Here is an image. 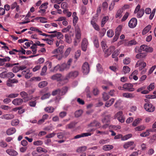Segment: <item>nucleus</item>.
Returning a JSON list of instances; mask_svg holds the SVG:
<instances>
[{
  "label": "nucleus",
  "instance_id": "obj_1",
  "mask_svg": "<svg viewBox=\"0 0 156 156\" xmlns=\"http://www.w3.org/2000/svg\"><path fill=\"white\" fill-rule=\"evenodd\" d=\"M72 62V59H69L67 63H63L61 65H60V71H63L65 70H67L69 69L70 67Z\"/></svg>",
  "mask_w": 156,
  "mask_h": 156
},
{
  "label": "nucleus",
  "instance_id": "obj_2",
  "mask_svg": "<svg viewBox=\"0 0 156 156\" xmlns=\"http://www.w3.org/2000/svg\"><path fill=\"white\" fill-rule=\"evenodd\" d=\"M144 107L146 111L149 112H153L155 109V107L151 104L146 103Z\"/></svg>",
  "mask_w": 156,
  "mask_h": 156
},
{
  "label": "nucleus",
  "instance_id": "obj_3",
  "mask_svg": "<svg viewBox=\"0 0 156 156\" xmlns=\"http://www.w3.org/2000/svg\"><path fill=\"white\" fill-rule=\"evenodd\" d=\"M115 49V47L113 46H111L109 48H107L104 51L105 57H108Z\"/></svg>",
  "mask_w": 156,
  "mask_h": 156
},
{
  "label": "nucleus",
  "instance_id": "obj_4",
  "mask_svg": "<svg viewBox=\"0 0 156 156\" xmlns=\"http://www.w3.org/2000/svg\"><path fill=\"white\" fill-rule=\"evenodd\" d=\"M78 75V72L77 71H71L67 74L65 79L68 80L70 78H74L76 77Z\"/></svg>",
  "mask_w": 156,
  "mask_h": 156
},
{
  "label": "nucleus",
  "instance_id": "obj_5",
  "mask_svg": "<svg viewBox=\"0 0 156 156\" xmlns=\"http://www.w3.org/2000/svg\"><path fill=\"white\" fill-rule=\"evenodd\" d=\"M100 123L96 120H94L92 122H91L89 124L88 126L89 127H94V128H93L92 129H90V131H94L96 128L98 127H100Z\"/></svg>",
  "mask_w": 156,
  "mask_h": 156
},
{
  "label": "nucleus",
  "instance_id": "obj_6",
  "mask_svg": "<svg viewBox=\"0 0 156 156\" xmlns=\"http://www.w3.org/2000/svg\"><path fill=\"white\" fill-rule=\"evenodd\" d=\"M133 85L130 83H126L123 85L124 89L128 91H133L134 90Z\"/></svg>",
  "mask_w": 156,
  "mask_h": 156
},
{
  "label": "nucleus",
  "instance_id": "obj_7",
  "mask_svg": "<svg viewBox=\"0 0 156 156\" xmlns=\"http://www.w3.org/2000/svg\"><path fill=\"white\" fill-rule=\"evenodd\" d=\"M82 71L84 74L87 75L90 71L89 65L87 62H85L82 66Z\"/></svg>",
  "mask_w": 156,
  "mask_h": 156
},
{
  "label": "nucleus",
  "instance_id": "obj_8",
  "mask_svg": "<svg viewBox=\"0 0 156 156\" xmlns=\"http://www.w3.org/2000/svg\"><path fill=\"white\" fill-rule=\"evenodd\" d=\"M123 112L122 111L118 112L115 115V119H117L121 123H123L124 122V119L122 116Z\"/></svg>",
  "mask_w": 156,
  "mask_h": 156
},
{
  "label": "nucleus",
  "instance_id": "obj_9",
  "mask_svg": "<svg viewBox=\"0 0 156 156\" xmlns=\"http://www.w3.org/2000/svg\"><path fill=\"white\" fill-rule=\"evenodd\" d=\"M137 24V20L135 18H132L129 22V26L131 28H134Z\"/></svg>",
  "mask_w": 156,
  "mask_h": 156
},
{
  "label": "nucleus",
  "instance_id": "obj_10",
  "mask_svg": "<svg viewBox=\"0 0 156 156\" xmlns=\"http://www.w3.org/2000/svg\"><path fill=\"white\" fill-rule=\"evenodd\" d=\"M49 34H55L54 35H55V37H57L58 39H62L63 38V34L60 32H57V31L55 30L52 31L48 32Z\"/></svg>",
  "mask_w": 156,
  "mask_h": 156
},
{
  "label": "nucleus",
  "instance_id": "obj_11",
  "mask_svg": "<svg viewBox=\"0 0 156 156\" xmlns=\"http://www.w3.org/2000/svg\"><path fill=\"white\" fill-rule=\"evenodd\" d=\"M20 95L24 100V102H26L30 99V98L28 96V94L25 91H22L20 92Z\"/></svg>",
  "mask_w": 156,
  "mask_h": 156
},
{
  "label": "nucleus",
  "instance_id": "obj_12",
  "mask_svg": "<svg viewBox=\"0 0 156 156\" xmlns=\"http://www.w3.org/2000/svg\"><path fill=\"white\" fill-rule=\"evenodd\" d=\"M18 82V80L16 79H11L9 78L7 81L6 85L9 87H13L14 86V85L12 83H17Z\"/></svg>",
  "mask_w": 156,
  "mask_h": 156
},
{
  "label": "nucleus",
  "instance_id": "obj_13",
  "mask_svg": "<svg viewBox=\"0 0 156 156\" xmlns=\"http://www.w3.org/2000/svg\"><path fill=\"white\" fill-rule=\"evenodd\" d=\"M23 102V99L20 98H17L14 99L12 102V103L15 105H20Z\"/></svg>",
  "mask_w": 156,
  "mask_h": 156
},
{
  "label": "nucleus",
  "instance_id": "obj_14",
  "mask_svg": "<svg viewBox=\"0 0 156 156\" xmlns=\"http://www.w3.org/2000/svg\"><path fill=\"white\" fill-rule=\"evenodd\" d=\"M87 43V40L86 38H84L82 40L81 47L82 50L84 51H86Z\"/></svg>",
  "mask_w": 156,
  "mask_h": 156
},
{
  "label": "nucleus",
  "instance_id": "obj_15",
  "mask_svg": "<svg viewBox=\"0 0 156 156\" xmlns=\"http://www.w3.org/2000/svg\"><path fill=\"white\" fill-rule=\"evenodd\" d=\"M51 79L53 80H56L57 81H61L62 79L61 74L54 75L51 77Z\"/></svg>",
  "mask_w": 156,
  "mask_h": 156
},
{
  "label": "nucleus",
  "instance_id": "obj_16",
  "mask_svg": "<svg viewBox=\"0 0 156 156\" xmlns=\"http://www.w3.org/2000/svg\"><path fill=\"white\" fill-rule=\"evenodd\" d=\"M14 117V115L12 114H7L2 116L1 118L2 119H4L7 120L11 119Z\"/></svg>",
  "mask_w": 156,
  "mask_h": 156
},
{
  "label": "nucleus",
  "instance_id": "obj_17",
  "mask_svg": "<svg viewBox=\"0 0 156 156\" xmlns=\"http://www.w3.org/2000/svg\"><path fill=\"white\" fill-rule=\"evenodd\" d=\"M6 152L10 155L16 156L18 154L17 152L12 149H8L6 150Z\"/></svg>",
  "mask_w": 156,
  "mask_h": 156
},
{
  "label": "nucleus",
  "instance_id": "obj_18",
  "mask_svg": "<svg viewBox=\"0 0 156 156\" xmlns=\"http://www.w3.org/2000/svg\"><path fill=\"white\" fill-rule=\"evenodd\" d=\"M93 43L94 46L96 48H98L99 46L98 38L96 36H94L93 37Z\"/></svg>",
  "mask_w": 156,
  "mask_h": 156
},
{
  "label": "nucleus",
  "instance_id": "obj_19",
  "mask_svg": "<svg viewBox=\"0 0 156 156\" xmlns=\"http://www.w3.org/2000/svg\"><path fill=\"white\" fill-rule=\"evenodd\" d=\"M147 55V54L146 52H140V53L137 54L136 56V58H144Z\"/></svg>",
  "mask_w": 156,
  "mask_h": 156
},
{
  "label": "nucleus",
  "instance_id": "obj_20",
  "mask_svg": "<svg viewBox=\"0 0 156 156\" xmlns=\"http://www.w3.org/2000/svg\"><path fill=\"white\" fill-rule=\"evenodd\" d=\"M72 16L73 17V24L75 26L76 25L78 20V18L76 16V12H73Z\"/></svg>",
  "mask_w": 156,
  "mask_h": 156
},
{
  "label": "nucleus",
  "instance_id": "obj_21",
  "mask_svg": "<svg viewBox=\"0 0 156 156\" xmlns=\"http://www.w3.org/2000/svg\"><path fill=\"white\" fill-rule=\"evenodd\" d=\"M119 50L118 49H116L113 52L112 55V57L113 58H115V60L116 61H118V58L117 57L119 55Z\"/></svg>",
  "mask_w": 156,
  "mask_h": 156
},
{
  "label": "nucleus",
  "instance_id": "obj_22",
  "mask_svg": "<svg viewBox=\"0 0 156 156\" xmlns=\"http://www.w3.org/2000/svg\"><path fill=\"white\" fill-rule=\"evenodd\" d=\"M68 88L67 86L63 87L61 89H60V96H62L65 94L67 92Z\"/></svg>",
  "mask_w": 156,
  "mask_h": 156
},
{
  "label": "nucleus",
  "instance_id": "obj_23",
  "mask_svg": "<svg viewBox=\"0 0 156 156\" xmlns=\"http://www.w3.org/2000/svg\"><path fill=\"white\" fill-rule=\"evenodd\" d=\"M16 131V129L12 127L7 130L6 133L8 135H10L15 133Z\"/></svg>",
  "mask_w": 156,
  "mask_h": 156
},
{
  "label": "nucleus",
  "instance_id": "obj_24",
  "mask_svg": "<svg viewBox=\"0 0 156 156\" xmlns=\"http://www.w3.org/2000/svg\"><path fill=\"white\" fill-rule=\"evenodd\" d=\"M122 28L121 25H119L116 28L115 32V35L118 37H119L120 33V31Z\"/></svg>",
  "mask_w": 156,
  "mask_h": 156
},
{
  "label": "nucleus",
  "instance_id": "obj_25",
  "mask_svg": "<svg viewBox=\"0 0 156 156\" xmlns=\"http://www.w3.org/2000/svg\"><path fill=\"white\" fill-rule=\"evenodd\" d=\"M87 147L86 146H82L80 147L77 149L76 152L79 153H82L86 151Z\"/></svg>",
  "mask_w": 156,
  "mask_h": 156
},
{
  "label": "nucleus",
  "instance_id": "obj_26",
  "mask_svg": "<svg viewBox=\"0 0 156 156\" xmlns=\"http://www.w3.org/2000/svg\"><path fill=\"white\" fill-rule=\"evenodd\" d=\"M151 28V26L150 25H149L146 27L143 30L142 32V34L144 35L147 33L149 30H150Z\"/></svg>",
  "mask_w": 156,
  "mask_h": 156
},
{
  "label": "nucleus",
  "instance_id": "obj_27",
  "mask_svg": "<svg viewBox=\"0 0 156 156\" xmlns=\"http://www.w3.org/2000/svg\"><path fill=\"white\" fill-rule=\"evenodd\" d=\"M113 148V147L112 145H105L103 147V149L105 151H109L112 149Z\"/></svg>",
  "mask_w": 156,
  "mask_h": 156
},
{
  "label": "nucleus",
  "instance_id": "obj_28",
  "mask_svg": "<svg viewBox=\"0 0 156 156\" xmlns=\"http://www.w3.org/2000/svg\"><path fill=\"white\" fill-rule=\"evenodd\" d=\"M144 9H140L137 14V17L138 18L141 17L144 14Z\"/></svg>",
  "mask_w": 156,
  "mask_h": 156
},
{
  "label": "nucleus",
  "instance_id": "obj_29",
  "mask_svg": "<svg viewBox=\"0 0 156 156\" xmlns=\"http://www.w3.org/2000/svg\"><path fill=\"white\" fill-rule=\"evenodd\" d=\"M76 125L75 122H71L70 123L67 124L66 126V128L68 129H72L74 128Z\"/></svg>",
  "mask_w": 156,
  "mask_h": 156
},
{
  "label": "nucleus",
  "instance_id": "obj_30",
  "mask_svg": "<svg viewBox=\"0 0 156 156\" xmlns=\"http://www.w3.org/2000/svg\"><path fill=\"white\" fill-rule=\"evenodd\" d=\"M134 143L133 141H129L128 142L124 145L123 147L125 149H127L129 147L132 145Z\"/></svg>",
  "mask_w": 156,
  "mask_h": 156
},
{
  "label": "nucleus",
  "instance_id": "obj_31",
  "mask_svg": "<svg viewBox=\"0 0 156 156\" xmlns=\"http://www.w3.org/2000/svg\"><path fill=\"white\" fill-rule=\"evenodd\" d=\"M114 101V99L112 98L108 101H107L105 104V106L108 107L111 106L113 103Z\"/></svg>",
  "mask_w": 156,
  "mask_h": 156
},
{
  "label": "nucleus",
  "instance_id": "obj_32",
  "mask_svg": "<svg viewBox=\"0 0 156 156\" xmlns=\"http://www.w3.org/2000/svg\"><path fill=\"white\" fill-rule=\"evenodd\" d=\"M65 37L66 40V42L69 43L70 44L72 42V39L71 37L69 36L67 34H66L65 35Z\"/></svg>",
  "mask_w": 156,
  "mask_h": 156
},
{
  "label": "nucleus",
  "instance_id": "obj_33",
  "mask_svg": "<svg viewBox=\"0 0 156 156\" xmlns=\"http://www.w3.org/2000/svg\"><path fill=\"white\" fill-rule=\"evenodd\" d=\"M108 16H106L104 17L102 19L101 21V26L102 27H103L106 23L107 21L108 20Z\"/></svg>",
  "mask_w": 156,
  "mask_h": 156
},
{
  "label": "nucleus",
  "instance_id": "obj_34",
  "mask_svg": "<svg viewBox=\"0 0 156 156\" xmlns=\"http://www.w3.org/2000/svg\"><path fill=\"white\" fill-rule=\"evenodd\" d=\"M101 45L103 51L107 49V45L106 42L105 41H102L101 42Z\"/></svg>",
  "mask_w": 156,
  "mask_h": 156
},
{
  "label": "nucleus",
  "instance_id": "obj_35",
  "mask_svg": "<svg viewBox=\"0 0 156 156\" xmlns=\"http://www.w3.org/2000/svg\"><path fill=\"white\" fill-rule=\"evenodd\" d=\"M111 116L110 115H108L105 116L104 119L102 120V121L103 123H106L109 121V118Z\"/></svg>",
  "mask_w": 156,
  "mask_h": 156
},
{
  "label": "nucleus",
  "instance_id": "obj_36",
  "mask_svg": "<svg viewBox=\"0 0 156 156\" xmlns=\"http://www.w3.org/2000/svg\"><path fill=\"white\" fill-rule=\"evenodd\" d=\"M48 83L46 81H43L40 82L38 84V86L40 88H43L46 86Z\"/></svg>",
  "mask_w": 156,
  "mask_h": 156
},
{
  "label": "nucleus",
  "instance_id": "obj_37",
  "mask_svg": "<svg viewBox=\"0 0 156 156\" xmlns=\"http://www.w3.org/2000/svg\"><path fill=\"white\" fill-rule=\"evenodd\" d=\"M44 109L45 111L51 113H52L54 110V108L51 107H47L45 108Z\"/></svg>",
  "mask_w": 156,
  "mask_h": 156
},
{
  "label": "nucleus",
  "instance_id": "obj_38",
  "mask_svg": "<svg viewBox=\"0 0 156 156\" xmlns=\"http://www.w3.org/2000/svg\"><path fill=\"white\" fill-rule=\"evenodd\" d=\"M19 95L18 94L12 93L8 95H6L7 98H14L17 97Z\"/></svg>",
  "mask_w": 156,
  "mask_h": 156
},
{
  "label": "nucleus",
  "instance_id": "obj_39",
  "mask_svg": "<svg viewBox=\"0 0 156 156\" xmlns=\"http://www.w3.org/2000/svg\"><path fill=\"white\" fill-rule=\"evenodd\" d=\"M122 95L123 97L127 98L133 97V95L132 94L129 93H124Z\"/></svg>",
  "mask_w": 156,
  "mask_h": 156
},
{
  "label": "nucleus",
  "instance_id": "obj_40",
  "mask_svg": "<svg viewBox=\"0 0 156 156\" xmlns=\"http://www.w3.org/2000/svg\"><path fill=\"white\" fill-rule=\"evenodd\" d=\"M60 89L58 88L53 91L52 93V95L53 96H55L56 95L58 94L60 96Z\"/></svg>",
  "mask_w": 156,
  "mask_h": 156
},
{
  "label": "nucleus",
  "instance_id": "obj_41",
  "mask_svg": "<svg viewBox=\"0 0 156 156\" xmlns=\"http://www.w3.org/2000/svg\"><path fill=\"white\" fill-rule=\"evenodd\" d=\"M141 120V119L140 118H137L132 123V125L134 126H136L140 122Z\"/></svg>",
  "mask_w": 156,
  "mask_h": 156
},
{
  "label": "nucleus",
  "instance_id": "obj_42",
  "mask_svg": "<svg viewBox=\"0 0 156 156\" xmlns=\"http://www.w3.org/2000/svg\"><path fill=\"white\" fill-rule=\"evenodd\" d=\"M130 70V68L127 66H124L123 67V71L124 74L129 73Z\"/></svg>",
  "mask_w": 156,
  "mask_h": 156
},
{
  "label": "nucleus",
  "instance_id": "obj_43",
  "mask_svg": "<svg viewBox=\"0 0 156 156\" xmlns=\"http://www.w3.org/2000/svg\"><path fill=\"white\" fill-rule=\"evenodd\" d=\"M106 30L105 28H103L99 32V36L102 37H103L105 34Z\"/></svg>",
  "mask_w": 156,
  "mask_h": 156
},
{
  "label": "nucleus",
  "instance_id": "obj_44",
  "mask_svg": "<svg viewBox=\"0 0 156 156\" xmlns=\"http://www.w3.org/2000/svg\"><path fill=\"white\" fill-rule=\"evenodd\" d=\"M132 136V135L131 134H129L126 135L122 137V140H126L129 139V138L131 137Z\"/></svg>",
  "mask_w": 156,
  "mask_h": 156
},
{
  "label": "nucleus",
  "instance_id": "obj_45",
  "mask_svg": "<svg viewBox=\"0 0 156 156\" xmlns=\"http://www.w3.org/2000/svg\"><path fill=\"white\" fill-rule=\"evenodd\" d=\"M47 70V67L46 66H44L42 69L41 71V75L42 76L45 75Z\"/></svg>",
  "mask_w": 156,
  "mask_h": 156
},
{
  "label": "nucleus",
  "instance_id": "obj_46",
  "mask_svg": "<svg viewBox=\"0 0 156 156\" xmlns=\"http://www.w3.org/2000/svg\"><path fill=\"white\" fill-rule=\"evenodd\" d=\"M114 32L112 30H109L107 32V35L109 37H112L114 35Z\"/></svg>",
  "mask_w": 156,
  "mask_h": 156
},
{
  "label": "nucleus",
  "instance_id": "obj_47",
  "mask_svg": "<svg viewBox=\"0 0 156 156\" xmlns=\"http://www.w3.org/2000/svg\"><path fill=\"white\" fill-rule=\"evenodd\" d=\"M37 151L38 152H42L44 153H47L48 151L40 147H38L37 148Z\"/></svg>",
  "mask_w": 156,
  "mask_h": 156
},
{
  "label": "nucleus",
  "instance_id": "obj_48",
  "mask_svg": "<svg viewBox=\"0 0 156 156\" xmlns=\"http://www.w3.org/2000/svg\"><path fill=\"white\" fill-rule=\"evenodd\" d=\"M122 9H119L116 13V15H115V17L116 18H117L119 17H120L121 16V14L122 12Z\"/></svg>",
  "mask_w": 156,
  "mask_h": 156
},
{
  "label": "nucleus",
  "instance_id": "obj_49",
  "mask_svg": "<svg viewBox=\"0 0 156 156\" xmlns=\"http://www.w3.org/2000/svg\"><path fill=\"white\" fill-rule=\"evenodd\" d=\"M97 68L98 71L100 73H101L103 71V68H102L101 65L100 63H98L97 65Z\"/></svg>",
  "mask_w": 156,
  "mask_h": 156
},
{
  "label": "nucleus",
  "instance_id": "obj_50",
  "mask_svg": "<svg viewBox=\"0 0 156 156\" xmlns=\"http://www.w3.org/2000/svg\"><path fill=\"white\" fill-rule=\"evenodd\" d=\"M82 111L81 110H78L76 111L75 113V115L76 117H78L82 114Z\"/></svg>",
  "mask_w": 156,
  "mask_h": 156
},
{
  "label": "nucleus",
  "instance_id": "obj_51",
  "mask_svg": "<svg viewBox=\"0 0 156 156\" xmlns=\"http://www.w3.org/2000/svg\"><path fill=\"white\" fill-rule=\"evenodd\" d=\"M64 48V46L62 45L60 46L58 48L56 49L58 51V54H62L63 53L62 50Z\"/></svg>",
  "mask_w": 156,
  "mask_h": 156
},
{
  "label": "nucleus",
  "instance_id": "obj_52",
  "mask_svg": "<svg viewBox=\"0 0 156 156\" xmlns=\"http://www.w3.org/2000/svg\"><path fill=\"white\" fill-rule=\"evenodd\" d=\"M109 95L107 93L105 92H104L103 93V98L104 101H106L107 100L109 99Z\"/></svg>",
  "mask_w": 156,
  "mask_h": 156
},
{
  "label": "nucleus",
  "instance_id": "obj_53",
  "mask_svg": "<svg viewBox=\"0 0 156 156\" xmlns=\"http://www.w3.org/2000/svg\"><path fill=\"white\" fill-rule=\"evenodd\" d=\"M155 11L156 9L154 8L152 10V12L150 13L151 14L149 17V18L150 20H152L153 19Z\"/></svg>",
  "mask_w": 156,
  "mask_h": 156
},
{
  "label": "nucleus",
  "instance_id": "obj_54",
  "mask_svg": "<svg viewBox=\"0 0 156 156\" xmlns=\"http://www.w3.org/2000/svg\"><path fill=\"white\" fill-rule=\"evenodd\" d=\"M50 94L49 93L45 94L41 97V99L42 100H43L48 98L50 96Z\"/></svg>",
  "mask_w": 156,
  "mask_h": 156
},
{
  "label": "nucleus",
  "instance_id": "obj_55",
  "mask_svg": "<svg viewBox=\"0 0 156 156\" xmlns=\"http://www.w3.org/2000/svg\"><path fill=\"white\" fill-rule=\"evenodd\" d=\"M40 35H42L43 36H45L46 37H50V38L51 39L52 38L55 37V35H54V34H47L45 33L41 34H40Z\"/></svg>",
  "mask_w": 156,
  "mask_h": 156
},
{
  "label": "nucleus",
  "instance_id": "obj_56",
  "mask_svg": "<svg viewBox=\"0 0 156 156\" xmlns=\"http://www.w3.org/2000/svg\"><path fill=\"white\" fill-rule=\"evenodd\" d=\"M67 115V112L65 111H62L59 114V116L61 118H63L65 117Z\"/></svg>",
  "mask_w": 156,
  "mask_h": 156
},
{
  "label": "nucleus",
  "instance_id": "obj_57",
  "mask_svg": "<svg viewBox=\"0 0 156 156\" xmlns=\"http://www.w3.org/2000/svg\"><path fill=\"white\" fill-rule=\"evenodd\" d=\"M137 44V42L134 40H132L129 41L128 45L131 46L132 45H135Z\"/></svg>",
  "mask_w": 156,
  "mask_h": 156
},
{
  "label": "nucleus",
  "instance_id": "obj_58",
  "mask_svg": "<svg viewBox=\"0 0 156 156\" xmlns=\"http://www.w3.org/2000/svg\"><path fill=\"white\" fill-rule=\"evenodd\" d=\"M7 77L10 79L14 77L15 75L12 72H9L6 73Z\"/></svg>",
  "mask_w": 156,
  "mask_h": 156
},
{
  "label": "nucleus",
  "instance_id": "obj_59",
  "mask_svg": "<svg viewBox=\"0 0 156 156\" xmlns=\"http://www.w3.org/2000/svg\"><path fill=\"white\" fill-rule=\"evenodd\" d=\"M19 123V121L17 119H15L12 120L11 123L12 126L17 125Z\"/></svg>",
  "mask_w": 156,
  "mask_h": 156
},
{
  "label": "nucleus",
  "instance_id": "obj_60",
  "mask_svg": "<svg viewBox=\"0 0 156 156\" xmlns=\"http://www.w3.org/2000/svg\"><path fill=\"white\" fill-rule=\"evenodd\" d=\"M65 133L63 132H61L57 134V137L59 139H62L64 136Z\"/></svg>",
  "mask_w": 156,
  "mask_h": 156
},
{
  "label": "nucleus",
  "instance_id": "obj_61",
  "mask_svg": "<svg viewBox=\"0 0 156 156\" xmlns=\"http://www.w3.org/2000/svg\"><path fill=\"white\" fill-rule=\"evenodd\" d=\"M130 62V59L129 58H126L123 60V63L126 65L128 64Z\"/></svg>",
  "mask_w": 156,
  "mask_h": 156
},
{
  "label": "nucleus",
  "instance_id": "obj_62",
  "mask_svg": "<svg viewBox=\"0 0 156 156\" xmlns=\"http://www.w3.org/2000/svg\"><path fill=\"white\" fill-rule=\"evenodd\" d=\"M144 129L145 127L143 126H141L136 127L135 129L136 131H140Z\"/></svg>",
  "mask_w": 156,
  "mask_h": 156
},
{
  "label": "nucleus",
  "instance_id": "obj_63",
  "mask_svg": "<svg viewBox=\"0 0 156 156\" xmlns=\"http://www.w3.org/2000/svg\"><path fill=\"white\" fill-rule=\"evenodd\" d=\"M150 134V133L147 131L145 132H143L141 133L140 136L142 137H146L148 136Z\"/></svg>",
  "mask_w": 156,
  "mask_h": 156
},
{
  "label": "nucleus",
  "instance_id": "obj_64",
  "mask_svg": "<svg viewBox=\"0 0 156 156\" xmlns=\"http://www.w3.org/2000/svg\"><path fill=\"white\" fill-rule=\"evenodd\" d=\"M36 102L35 101H30L29 102V105L31 107H34L36 106Z\"/></svg>",
  "mask_w": 156,
  "mask_h": 156
}]
</instances>
